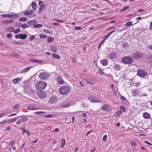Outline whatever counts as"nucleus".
<instances>
[{
  "label": "nucleus",
  "instance_id": "nucleus-1",
  "mask_svg": "<svg viewBox=\"0 0 152 152\" xmlns=\"http://www.w3.org/2000/svg\"><path fill=\"white\" fill-rule=\"evenodd\" d=\"M47 85L45 82L42 81H40L35 84L36 88L39 91H42L44 89Z\"/></svg>",
  "mask_w": 152,
  "mask_h": 152
},
{
  "label": "nucleus",
  "instance_id": "nucleus-2",
  "mask_svg": "<svg viewBox=\"0 0 152 152\" xmlns=\"http://www.w3.org/2000/svg\"><path fill=\"white\" fill-rule=\"evenodd\" d=\"M70 90V88L66 86H63L61 87L59 89L60 93L63 95L68 94Z\"/></svg>",
  "mask_w": 152,
  "mask_h": 152
},
{
  "label": "nucleus",
  "instance_id": "nucleus-3",
  "mask_svg": "<svg viewBox=\"0 0 152 152\" xmlns=\"http://www.w3.org/2000/svg\"><path fill=\"white\" fill-rule=\"evenodd\" d=\"M18 120L16 122L17 125H20L22 122H26L27 120V117L26 116H22L16 117Z\"/></svg>",
  "mask_w": 152,
  "mask_h": 152
},
{
  "label": "nucleus",
  "instance_id": "nucleus-4",
  "mask_svg": "<svg viewBox=\"0 0 152 152\" xmlns=\"http://www.w3.org/2000/svg\"><path fill=\"white\" fill-rule=\"evenodd\" d=\"M121 62L124 64H131L133 61L132 58L129 56H125L121 59Z\"/></svg>",
  "mask_w": 152,
  "mask_h": 152
},
{
  "label": "nucleus",
  "instance_id": "nucleus-5",
  "mask_svg": "<svg viewBox=\"0 0 152 152\" xmlns=\"http://www.w3.org/2000/svg\"><path fill=\"white\" fill-rule=\"evenodd\" d=\"M144 54V53L142 52H137L132 54V57L134 59H139L142 58Z\"/></svg>",
  "mask_w": 152,
  "mask_h": 152
},
{
  "label": "nucleus",
  "instance_id": "nucleus-6",
  "mask_svg": "<svg viewBox=\"0 0 152 152\" xmlns=\"http://www.w3.org/2000/svg\"><path fill=\"white\" fill-rule=\"evenodd\" d=\"M49 76V74L45 72L41 73L39 75V79L41 80H45L47 79Z\"/></svg>",
  "mask_w": 152,
  "mask_h": 152
},
{
  "label": "nucleus",
  "instance_id": "nucleus-7",
  "mask_svg": "<svg viewBox=\"0 0 152 152\" xmlns=\"http://www.w3.org/2000/svg\"><path fill=\"white\" fill-rule=\"evenodd\" d=\"M137 75L140 77H144L147 76L148 74L144 70L140 69L137 71Z\"/></svg>",
  "mask_w": 152,
  "mask_h": 152
},
{
  "label": "nucleus",
  "instance_id": "nucleus-8",
  "mask_svg": "<svg viewBox=\"0 0 152 152\" xmlns=\"http://www.w3.org/2000/svg\"><path fill=\"white\" fill-rule=\"evenodd\" d=\"M71 104L70 101L69 100H66L61 104V106L62 108H65L69 107Z\"/></svg>",
  "mask_w": 152,
  "mask_h": 152
},
{
  "label": "nucleus",
  "instance_id": "nucleus-9",
  "mask_svg": "<svg viewBox=\"0 0 152 152\" xmlns=\"http://www.w3.org/2000/svg\"><path fill=\"white\" fill-rule=\"evenodd\" d=\"M27 109L30 110H37L39 109V107L38 105L35 104H33L28 106L27 107Z\"/></svg>",
  "mask_w": 152,
  "mask_h": 152
},
{
  "label": "nucleus",
  "instance_id": "nucleus-10",
  "mask_svg": "<svg viewBox=\"0 0 152 152\" xmlns=\"http://www.w3.org/2000/svg\"><path fill=\"white\" fill-rule=\"evenodd\" d=\"M38 96L42 99H44L46 96V93L43 91H40L37 93Z\"/></svg>",
  "mask_w": 152,
  "mask_h": 152
},
{
  "label": "nucleus",
  "instance_id": "nucleus-11",
  "mask_svg": "<svg viewBox=\"0 0 152 152\" xmlns=\"http://www.w3.org/2000/svg\"><path fill=\"white\" fill-rule=\"evenodd\" d=\"M131 92L132 95L134 97L138 96L141 92L140 90L138 89H134Z\"/></svg>",
  "mask_w": 152,
  "mask_h": 152
},
{
  "label": "nucleus",
  "instance_id": "nucleus-12",
  "mask_svg": "<svg viewBox=\"0 0 152 152\" xmlns=\"http://www.w3.org/2000/svg\"><path fill=\"white\" fill-rule=\"evenodd\" d=\"M57 101V99L56 97L52 96L50 97L49 101L48 103L50 104H55Z\"/></svg>",
  "mask_w": 152,
  "mask_h": 152
},
{
  "label": "nucleus",
  "instance_id": "nucleus-13",
  "mask_svg": "<svg viewBox=\"0 0 152 152\" xmlns=\"http://www.w3.org/2000/svg\"><path fill=\"white\" fill-rule=\"evenodd\" d=\"M143 116L145 119H149L151 118L150 114L146 112H145L143 113Z\"/></svg>",
  "mask_w": 152,
  "mask_h": 152
},
{
  "label": "nucleus",
  "instance_id": "nucleus-14",
  "mask_svg": "<svg viewBox=\"0 0 152 152\" xmlns=\"http://www.w3.org/2000/svg\"><path fill=\"white\" fill-rule=\"evenodd\" d=\"M37 23V20H34L30 21L27 22V24L29 25L34 26Z\"/></svg>",
  "mask_w": 152,
  "mask_h": 152
},
{
  "label": "nucleus",
  "instance_id": "nucleus-15",
  "mask_svg": "<svg viewBox=\"0 0 152 152\" xmlns=\"http://www.w3.org/2000/svg\"><path fill=\"white\" fill-rule=\"evenodd\" d=\"M45 114V112L44 111H37L34 113L35 115L39 116H43Z\"/></svg>",
  "mask_w": 152,
  "mask_h": 152
},
{
  "label": "nucleus",
  "instance_id": "nucleus-16",
  "mask_svg": "<svg viewBox=\"0 0 152 152\" xmlns=\"http://www.w3.org/2000/svg\"><path fill=\"white\" fill-rule=\"evenodd\" d=\"M100 62L104 66L107 65L108 64V60L106 59H102L100 61Z\"/></svg>",
  "mask_w": 152,
  "mask_h": 152
},
{
  "label": "nucleus",
  "instance_id": "nucleus-17",
  "mask_svg": "<svg viewBox=\"0 0 152 152\" xmlns=\"http://www.w3.org/2000/svg\"><path fill=\"white\" fill-rule=\"evenodd\" d=\"M13 20H4L3 21L4 25H6L13 22Z\"/></svg>",
  "mask_w": 152,
  "mask_h": 152
},
{
  "label": "nucleus",
  "instance_id": "nucleus-18",
  "mask_svg": "<svg viewBox=\"0 0 152 152\" xmlns=\"http://www.w3.org/2000/svg\"><path fill=\"white\" fill-rule=\"evenodd\" d=\"M121 45L122 47L125 49L128 48L129 47V45L127 42H124Z\"/></svg>",
  "mask_w": 152,
  "mask_h": 152
},
{
  "label": "nucleus",
  "instance_id": "nucleus-19",
  "mask_svg": "<svg viewBox=\"0 0 152 152\" xmlns=\"http://www.w3.org/2000/svg\"><path fill=\"white\" fill-rule=\"evenodd\" d=\"M50 48L52 51L56 52L57 51V48L56 46L54 45H52L50 47Z\"/></svg>",
  "mask_w": 152,
  "mask_h": 152
},
{
  "label": "nucleus",
  "instance_id": "nucleus-20",
  "mask_svg": "<svg viewBox=\"0 0 152 152\" xmlns=\"http://www.w3.org/2000/svg\"><path fill=\"white\" fill-rule=\"evenodd\" d=\"M40 6V7H39V13H40L41 12H43V10L44 9V8H45V5L43 4V5H42Z\"/></svg>",
  "mask_w": 152,
  "mask_h": 152
},
{
  "label": "nucleus",
  "instance_id": "nucleus-21",
  "mask_svg": "<svg viewBox=\"0 0 152 152\" xmlns=\"http://www.w3.org/2000/svg\"><path fill=\"white\" fill-rule=\"evenodd\" d=\"M52 57L54 58H56L57 59H60V56L57 54L56 53H53L52 54Z\"/></svg>",
  "mask_w": 152,
  "mask_h": 152
},
{
  "label": "nucleus",
  "instance_id": "nucleus-22",
  "mask_svg": "<svg viewBox=\"0 0 152 152\" xmlns=\"http://www.w3.org/2000/svg\"><path fill=\"white\" fill-rule=\"evenodd\" d=\"M101 109L103 110L106 111H108L109 110V106L108 105H105L101 107Z\"/></svg>",
  "mask_w": 152,
  "mask_h": 152
},
{
  "label": "nucleus",
  "instance_id": "nucleus-23",
  "mask_svg": "<svg viewBox=\"0 0 152 152\" xmlns=\"http://www.w3.org/2000/svg\"><path fill=\"white\" fill-rule=\"evenodd\" d=\"M113 68L115 70H118L120 69V66L117 64H115L113 66Z\"/></svg>",
  "mask_w": 152,
  "mask_h": 152
},
{
  "label": "nucleus",
  "instance_id": "nucleus-24",
  "mask_svg": "<svg viewBox=\"0 0 152 152\" xmlns=\"http://www.w3.org/2000/svg\"><path fill=\"white\" fill-rule=\"evenodd\" d=\"M33 11L32 10L27 11L24 12L23 14L25 15H28L32 14Z\"/></svg>",
  "mask_w": 152,
  "mask_h": 152
},
{
  "label": "nucleus",
  "instance_id": "nucleus-25",
  "mask_svg": "<svg viewBox=\"0 0 152 152\" xmlns=\"http://www.w3.org/2000/svg\"><path fill=\"white\" fill-rule=\"evenodd\" d=\"M88 99L89 101L91 102H100V101H94L93 97L91 96H90L88 98Z\"/></svg>",
  "mask_w": 152,
  "mask_h": 152
},
{
  "label": "nucleus",
  "instance_id": "nucleus-26",
  "mask_svg": "<svg viewBox=\"0 0 152 152\" xmlns=\"http://www.w3.org/2000/svg\"><path fill=\"white\" fill-rule=\"evenodd\" d=\"M85 80L87 82L91 84H94V82L89 78H85Z\"/></svg>",
  "mask_w": 152,
  "mask_h": 152
},
{
  "label": "nucleus",
  "instance_id": "nucleus-27",
  "mask_svg": "<svg viewBox=\"0 0 152 152\" xmlns=\"http://www.w3.org/2000/svg\"><path fill=\"white\" fill-rule=\"evenodd\" d=\"M66 143L65 140L64 138H62L61 140V147L62 148H64Z\"/></svg>",
  "mask_w": 152,
  "mask_h": 152
},
{
  "label": "nucleus",
  "instance_id": "nucleus-28",
  "mask_svg": "<svg viewBox=\"0 0 152 152\" xmlns=\"http://www.w3.org/2000/svg\"><path fill=\"white\" fill-rule=\"evenodd\" d=\"M43 25L40 24H35V25L33 26L34 28H39L43 27Z\"/></svg>",
  "mask_w": 152,
  "mask_h": 152
},
{
  "label": "nucleus",
  "instance_id": "nucleus-29",
  "mask_svg": "<svg viewBox=\"0 0 152 152\" xmlns=\"http://www.w3.org/2000/svg\"><path fill=\"white\" fill-rule=\"evenodd\" d=\"M20 80V79L19 78H17L14 79L12 81V83L14 84L17 83L19 80Z\"/></svg>",
  "mask_w": 152,
  "mask_h": 152
},
{
  "label": "nucleus",
  "instance_id": "nucleus-30",
  "mask_svg": "<svg viewBox=\"0 0 152 152\" xmlns=\"http://www.w3.org/2000/svg\"><path fill=\"white\" fill-rule=\"evenodd\" d=\"M132 22L129 21L126 23L125 24V26L126 27H127L128 26H130L132 25Z\"/></svg>",
  "mask_w": 152,
  "mask_h": 152
},
{
  "label": "nucleus",
  "instance_id": "nucleus-31",
  "mask_svg": "<svg viewBox=\"0 0 152 152\" xmlns=\"http://www.w3.org/2000/svg\"><path fill=\"white\" fill-rule=\"evenodd\" d=\"M58 84H62L64 83V82L63 80L61 78L59 77L58 78Z\"/></svg>",
  "mask_w": 152,
  "mask_h": 152
},
{
  "label": "nucleus",
  "instance_id": "nucleus-32",
  "mask_svg": "<svg viewBox=\"0 0 152 152\" xmlns=\"http://www.w3.org/2000/svg\"><path fill=\"white\" fill-rule=\"evenodd\" d=\"M109 56L110 58H114L115 57V53H110L109 55Z\"/></svg>",
  "mask_w": 152,
  "mask_h": 152
},
{
  "label": "nucleus",
  "instance_id": "nucleus-33",
  "mask_svg": "<svg viewBox=\"0 0 152 152\" xmlns=\"http://www.w3.org/2000/svg\"><path fill=\"white\" fill-rule=\"evenodd\" d=\"M27 20V18L26 17H22L19 18V20L21 22H26Z\"/></svg>",
  "mask_w": 152,
  "mask_h": 152
},
{
  "label": "nucleus",
  "instance_id": "nucleus-34",
  "mask_svg": "<svg viewBox=\"0 0 152 152\" xmlns=\"http://www.w3.org/2000/svg\"><path fill=\"white\" fill-rule=\"evenodd\" d=\"M15 29V28L13 27H10L8 28V31L7 32H12L14 31Z\"/></svg>",
  "mask_w": 152,
  "mask_h": 152
},
{
  "label": "nucleus",
  "instance_id": "nucleus-35",
  "mask_svg": "<svg viewBox=\"0 0 152 152\" xmlns=\"http://www.w3.org/2000/svg\"><path fill=\"white\" fill-rule=\"evenodd\" d=\"M31 7L33 9L35 10L36 8V7L37 6V3L33 1L31 3Z\"/></svg>",
  "mask_w": 152,
  "mask_h": 152
},
{
  "label": "nucleus",
  "instance_id": "nucleus-36",
  "mask_svg": "<svg viewBox=\"0 0 152 152\" xmlns=\"http://www.w3.org/2000/svg\"><path fill=\"white\" fill-rule=\"evenodd\" d=\"M19 17V15L18 14L12 15L11 19H17Z\"/></svg>",
  "mask_w": 152,
  "mask_h": 152
},
{
  "label": "nucleus",
  "instance_id": "nucleus-37",
  "mask_svg": "<svg viewBox=\"0 0 152 152\" xmlns=\"http://www.w3.org/2000/svg\"><path fill=\"white\" fill-rule=\"evenodd\" d=\"M20 39H25L27 37V35L26 34H20Z\"/></svg>",
  "mask_w": 152,
  "mask_h": 152
},
{
  "label": "nucleus",
  "instance_id": "nucleus-38",
  "mask_svg": "<svg viewBox=\"0 0 152 152\" xmlns=\"http://www.w3.org/2000/svg\"><path fill=\"white\" fill-rule=\"evenodd\" d=\"M99 74L101 75L105 76V75H108L106 74L105 73L103 72V71L102 69H99Z\"/></svg>",
  "mask_w": 152,
  "mask_h": 152
},
{
  "label": "nucleus",
  "instance_id": "nucleus-39",
  "mask_svg": "<svg viewBox=\"0 0 152 152\" xmlns=\"http://www.w3.org/2000/svg\"><path fill=\"white\" fill-rule=\"evenodd\" d=\"M1 16L2 17H3L4 18H11V14H3V15H1Z\"/></svg>",
  "mask_w": 152,
  "mask_h": 152
},
{
  "label": "nucleus",
  "instance_id": "nucleus-40",
  "mask_svg": "<svg viewBox=\"0 0 152 152\" xmlns=\"http://www.w3.org/2000/svg\"><path fill=\"white\" fill-rule=\"evenodd\" d=\"M32 62H34L35 63H37L39 64V63H42V61H40L39 60H37V59H33L31 61Z\"/></svg>",
  "mask_w": 152,
  "mask_h": 152
},
{
  "label": "nucleus",
  "instance_id": "nucleus-41",
  "mask_svg": "<svg viewBox=\"0 0 152 152\" xmlns=\"http://www.w3.org/2000/svg\"><path fill=\"white\" fill-rule=\"evenodd\" d=\"M28 27V26L26 24H23L19 26V27H21L24 29L27 28Z\"/></svg>",
  "mask_w": 152,
  "mask_h": 152
},
{
  "label": "nucleus",
  "instance_id": "nucleus-42",
  "mask_svg": "<svg viewBox=\"0 0 152 152\" xmlns=\"http://www.w3.org/2000/svg\"><path fill=\"white\" fill-rule=\"evenodd\" d=\"M54 40V38L52 37H49L47 38V41L48 42H51Z\"/></svg>",
  "mask_w": 152,
  "mask_h": 152
},
{
  "label": "nucleus",
  "instance_id": "nucleus-43",
  "mask_svg": "<svg viewBox=\"0 0 152 152\" xmlns=\"http://www.w3.org/2000/svg\"><path fill=\"white\" fill-rule=\"evenodd\" d=\"M39 36L40 38L42 39H45L47 37V36L45 34H39Z\"/></svg>",
  "mask_w": 152,
  "mask_h": 152
},
{
  "label": "nucleus",
  "instance_id": "nucleus-44",
  "mask_svg": "<svg viewBox=\"0 0 152 152\" xmlns=\"http://www.w3.org/2000/svg\"><path fill=\"white\" fill-rule=\"evenodd\" d=\"M122 111L121 110H118L116 112V114L118 116H120L122 113Z\"/></svg>",
  "mask_w": 152,
  "mask_h": 152
},
{
  "label": "nucleus",
  "instance_id": "nucleus-45",
  "mask_svg": "<svg viewBox=\"0 0 152 152\" xmlns=\"http://www.w3.org/2000/svg\"><path fill=\"white\" fill-rule=\"evenodd\" d=\"M17 120V118H13L12 119H10L9 121H8L7 122L8 123H9L10 122H14L15 121Z\"/></svg>",
  "mask_w": 152,
  "mask_h": 152
},
{
  "label": "nucleus",
  "instance_id": "nucleus-46",
  "mask_svg": "<svg viewBox=\"0 0 152 152\" xmlns=\"http://www.w3.org/2000/svg\"><path fill=\"white\" fill-rule=\"evenodd\" d=\"M31 68V66H29L28 67L25 68L23 70L24 72H27L29 70V69Z\"/></svg>",
  "mask_w": 152,
  "mask_h": 152
},
{
  "label": "nucleus",
  "instance_id": "nucleus-47",
  "mask_svg": "<svg viewBox=\"0 0 152 152\" xmlns=\"http://www.w3.org/2000/svg\"><path fill=\"white\" fill-rule=\"evenodd\" d=\"M20 31V29L19 28H18L17 29H16L15 30L14 29V31H13V33H14V34H17V33H18Z\"/></svg>",
  "mask_w": 152,
  "mask_h": 152
},
{
  "label": "nucleus",
  "instance_id": "nucleus-48",
  "mask_svg": "<svg viewBox=\"0 0 152 152\" xmlns=\"http://www.w3.org/2000/svg\"><path fill=\"white\" fill-rule=\"evenodd\" d=\"M6 114L4 113H0V118L5 116Z\"/></svg>",
  "mask_w": 152,
  "mask_h": 152
},
{
  "label": "nucleus",
  "instance_id": "nucleus-49",
  "mask_svg": "<svg viewBox=\"0 0 152 152\" xmlns=\"http://www.w3.org/2000/svg\"><path fill=\"white\" fill-rule=\"evenodd\" d=\"M110 36L108 34H107L105 36H104L103 38V40H104V41H105Z\"/></svg>",
  "mask_w": 152,
  "mask_h": 152
},
{
  "label": "nucleus",
  "instance_id": "nucleus-50",
  "mask_svg": "<svg viewBox=\"0 0 152 152\" xmlns=\"http://www.w3.org/2000/svg\"><path fill=\"white\" fill-rule=\"evenodd\" d=\"M129 7V6H126L124 7L123 8V9L121 10V11L123 12V11H124L126 9L128 8Z\"/></svg>",
  "mask_w": 152,
  "mask_h": 152
},
{
  "label": "nucleus",
  "instance_id": "nucleus-51",
  "mask_svg": "<svg viewBox=\"0 0 152 152\" xmlns=\"http://www.w3.org/2000/svg\"><path fill=\"white\" fill-rule=\"evenodd\" d=\"M107 135H104L103 138H102V140L104 141V142H105L106 141L107 138Z\"/></svg>",
  "mask_w": 152,
  "mask_h": 152
},
{
  "label": "nucleus",
  "instance_id": "nucleus-52",
  "mask_svg": "<svg viewBox=\"0 0 152 152\" xmlns=\"http://www.w3.org/2000/svg\"><path fill=\"white\" fill-rule=\"evenodd\" d=\"M19 107V104H16L13 107V109L15 110L17 109Z\"/></svg>",
  "mask_w": 152,
  "mask_h": 152
},
{
  "label": "nucleus",
  "instance_id": "nucleus-53",
  "mask_svg": "<svg viewBox=\"0 0 152 152\" xmlns=\"http://www.w3.org/2000/svg\"><path fill=\"white\" fill-rule=\"evenodd\" d=\"M121 99L122 100V101H123V102H126V98L123 96H121Z\"/></svg>",
  "mask_w": 152,
  "mask_h": 152
},
{
  "label": "nucleus",
  "instance_id": "nucleus-54",
  "mask_svg": "<svg viewBox=\"0 0 152 152\" xmlns=\"http://www.w3.org/2000/svg\"><path fill=\"white\" fill-rule=\"evenodd\" d=\"M20 129L21 130H22V133L23 134H25V132H26V131L25 129V128H21Z\"/></svg>",
  "mask_w": 152,
  "mask_h": 152
},
{
  "label": "nucleus",
  "instance_id": "nucleus-55",
  "mask_svg": "<svg viewBox=\"0 0 152 152\" xmlns=\"http://www.w3.org/2000/svg\"><path fill=\"white\" fill-rule=\"evenodd\" d=\"M145 142L150 146H152V144L147 141H144Z\"/></svg>",
  "mask_w": 152,
  "mask_h": 152
},
{
  "label": "nucleus",
  "instance_id": "nucleus-56",
  "mask_svg": "<svg viewBox=\"0 0 152 152\" xmlns=\"http://www.w3.org/2000/svg\"><path fill=\"white\" fill-rule=\"evenodd\" d=\"M20 34H18L16 35L15 36V38H16L20 39V36H21Z\"/></svg>",
  "mask_w": 152,
  "mask_h": 152
},
{
  "label": "nucleus",
  "instance_id": "nucleus-57",
  "mask_svg": "<svg viewBox=\"0 0 152 152\" xmlns=\"http://www.w3.org/2000/svg\"><path fill=\"white\" fill-rule=\"evenodd\" d=\"M81 29H82V28L80 26H79V27L77 26V27H75V29L76 30H80Z\"/></svg>",
  "mask_w": 152,
  "mask_h": 152
},
{
  "label": "nucleus",
  "instance_id": "nucleus-58",
  "mask_svg": "<svg viewBox=\"0 0 152 152\" xmlns=\"http://www.w3.org/2000/svg\"><path fill=\"white\" fill-rule=\"evenodd\" d=\"M120 109L123 110L124 112L125 111V107L123 106H120Z\"/></svg>",
  "mask_w": 152,
  "mask_h": 152
},
{
  "label": "nucleus",
  "instance_id": "nucleus-59",
  "mask_svg": "<svg viewBox=\"0 0 152 152\" xmlns=\"http://www.w3.org/2000/svg\"><path fill=\"white\" fill-rule=\"evenodd\" d=\"M114 86L113 84H112L111 85V88L113 90V91L116 94L114 88Z\"/></svg>",
  "mask_w": 152,
  "mask_h": 152
},
{
  "label": "nucleus",
  "instance_id": "nucleus-60",
  "mask_svg": "<svg viewBox=\"0 0 152 152\" xmlns=\"http://www.w3.org/2000/svg\"><path fill=\"white\" fill-rule=\"evenodd\" d=\"M12 129V127L10 126H9L6 128V130L7 131L10 130V129Z\"/></svg>",
  "mask_w": 152,
  "mask_h": 152
},
{
  "label": "nucleus",
  "instance_id": "nucleus-61",
  "mask_svg": "<svg viewBox=\"0 0 152 152\" xmlns=\"http://www.w3.org/2000/svg\"><path fill=\"white\" fill-rule=\"evenodd\" d=\"M148 96V94L146 93H143L141 95H140V96Z\"/></svg>",
  "mask_w": 152,
  "mask_h": 152
},
{
  "label": "nucleus",
  "instance_id": "nucleus-62",
  "mask_svg": "<svg viewBox=\"0 0 152 152\" xmlns=\"http://www.w3.org/2000/svg\"><path fill=\"white\" fill-rule=\"evenodd\" d=\"M35 38V37L34 36V35H32L31 36L30 38V39L31 40H32L33 39H34Z\"/></svg>",
  "mask_w": 152,
  "mask_h": 152
},
{
  "label": "nucleus",
  "instance_id": "nucleus-63",
  "mask_svg": "<svg viewBox=\"0 0 152 152\" xmlns=\"http://www.w3.org/2000/svg\"><path fill=\"white\" fill-rule=\"evenodd\" d=\"M53 115H46L45 117L46 118H51L52 117Z\"/></svg>",
  "mask_w": 152,
  "mask_h": 152
},
{
  "label": "nucleus",
  "instance_id": "nucleus-64",
  "mask_svg": "<svg viewBox=\"0 0 152 152\" xmlns=\"http://www.w3.org/2000/svg\"><path fill=\"white\" fill-rule=\"evenodd\" d=\"M7 38H10L12 37V35L10 34H7Z\"/></svg>",
  "mask_w": 152,
  "mask_h": 152
}]
</instances>
